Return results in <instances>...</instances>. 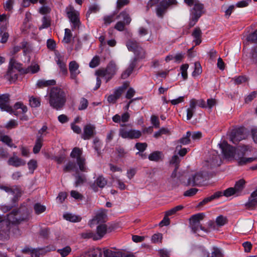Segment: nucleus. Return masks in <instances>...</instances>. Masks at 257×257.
<instances>
[{"instance_id": "obj_1", "label": "nucleus", "mask_w": 257, "mask_h": 257, "mask_svg": "<svg viewBox=\"0 0 257 257\" xmlns=\"http://www.w3.org/2000/svg\"><path fill=\"white\" fill-rule=\"evenodd\" d=\"M50 105L57 110L63 108L67 101V93L58 86L52 87L48 94Z\"/></svg>"}, {"instance_id": "obj_2", "label": "nucleus", "mask_w": 257, "mask_h": 257, "mask_svg": "<svg viewBox=\"0 0 257 257\" xmlns=\"http://www.w3.org/2000/svg\"><path fill=\"white\" fill-rule=\"evenodd\" d=\"M0 108L3 111H6L10 113L17 115V110L20 109V113H24L27 111V107L21 102H16L12 108L10 105V95L4 94L0 95Z\"/></svg>"}, {"instance_id": "obj_3", "label": "nucleus", "mask_w": 257, "mask_h": 257, "mask_svg": "<svg viewBox=\"0 0 257 257\" xmlns=\"http://www.w3.org/2000/svg\"><path fill=\"white\" fill-rule=\"evenodd\" d=\"M117 68L116 65L113 62H110L105 68H100L95 71L97 76L96 86L94 89L97 90L101 84L100 77H104L105 82L107 83L115 75Z\"/></svg>"}, {"instance_id": "obj_4", "label": "nucleus", "mask_w": 257, "mask_h": 257, "mask_svg": "<svg viewBox=\"0 0 257 257\" xmlns=\"http://www.w3.org/2000/svg\"><path fill=\"white\" fill-rule=\"evenodd\" d=\"M28 218V211L27 208H20L19 209H14L11 212L7 215V219L9 223L19 224L22 222L26 221Z\"/></svg>"}, {"instance_id": "obj_5", "label": "nucleus", "mask_w": 257, "mask_h": 257, "mask_svg": "<svg viewBox=\"0 0 257 257\" xmlns=\"http://www.w3.org/2000/svg\"><path fill=\"white\" fill-rule=\"evenodd\" d=\"M219 145L221 149L222 153L225 158H230L235 157L236 160H238V154H240L241 147L238 148L237 150L235 151L234 147L229 145L227 142L225 141H222Z\"/></svg>"}, {"instance_id": "obj_6", "label": "nucleus", "mask_w": 257, "mask_h": 257, "mask_svg": "<svg viewBox=\"0 0 257 257\" xmlns=\"http://www.w3.org/2000/svg\"><path fill=\"white\" fill-rule=\"evenodd\" d=\"M83 150L82 148L75 147L70 153V157L76 159L77 164L80 170L82 172H87V169L85 166V159L82 157Z\"/></svg>"}, {"instance_id": "obj_7", "label": "nucleus", "mask_w": 257, "mask_h": 257, "mask_svg": "<svg viewBox=\"0 0 257 257\" xmlns=\"http://www.w3.org/2000/svg\"><path fill=\"white\" fill-rule=\"evenodd\" d=\"M126 47L130 51H132L138 58L144 59L146 56L145 51L140 44L135 40H129L126 42Z\"/></svg>"}, {"instance_id": "obj_8", "label": "nucleus", "mask_w": 257, "mask_h": 257, "mask_svg": "<svg viewBox=\"0 0 257 257\" xmlns=\"http://www.w3.org/2000/svg\"><path fill=\"white\" fill-rule=\"evenodd\" d=\"M119 135L123 139L133 140L140 138L142 136V133L139 130L122 128L119 130Z\"/></svg>"}, {"instance_id": "obj_9", "label": "nucleus", "mask_w": 257, "mask_h": 257, "mask_svg": "<svg viewBox=\"0 0 257 257\" xmlns=\"http://www.w3.org/2000/svg\"><path fill=\"white\" fill-rule=\"evenodd\" d=\"M66 10L67 17L73 25V29L78 28L80 24L78 13L72 6L67 7Z\"/></svg>"}, {"instance_id": "obj_10", "label": "nucleus", "mask_w": 257, "mask_h": 257, "mask_svg": "<svg viewBox=\"0 0 257 257\" xmlns=\"http://www.w3.org/2000/svg\"><path fill=\"white\" fill-rule=\"evenodd\" d=\"M206 180V177L204 173L202 172H198L188 179L187 185L192 186H200Z\"/></svg>"}, {"instance_id": "obj_11", "label": "nucleus", "mask_w": 257, "mask_h": 257, "mask_svg": "<svg viewBox=\"0 0 257 257\" xmlns=\"http://www.w3.org/2000/svg\"><path fill=\"white\" fill-rule=\"evenodd\" d=\"M55 61L60 69V73L63 75H66L68 73L66 67L67 59L65 58L64 55H62L59 53H56Z\"/></svg>"}, {"instance_id": "obj_12", "label": "nucleus", "mask_w": 257, "mask_h": 257, "mask_svg": "<svg viewBox=\"0 0 257 257\" xmlns=\"http://www.w3.org/2000/svg\"><path fill=\"white\" fill-rule=\"evenodd\" d=\"M249 147L248 146H243L241 147L240 154H238V163L239 165H244L247 163H251L255 161L256 158H244L245 152L248 150Z\"/></svg>"}, {"instance_id": "obj_13", "label": "nucleus", "mask_w": 257, "mask_h": 257, "mask_svg": "<svg viewBox=\"0 0 257 257\" xmlns=\"http://www.w3.org/2000/svg\"><path fill=\"white\" fill-rule=\"evenodd\" d=\"M245 136L243 134V129L242 128H238L233 130L230 134V141L234 144H237L240 141L245 139Z\"/></svg>"}, {"instance_id": "obj_14", "label": "nucleus", "mask_w": 257, "mask_h": 257, "mask_svg": "<svg viewBox=\"0 0 257 257\" xmlns=\"http://www.w3.org/2000/svg\"><path fill=\"white\" fill-rule=\"evenodd\" d=\"M95 134V126L92 124H87L84 126L82 138L84 140H89Z\"/></svg>"}, {"instance_id": "obj_15", "label": "nucleus", "mask_w": 257, "mask_h": 257, "mask_svg": "<svg viewBox=\"0 0 257 257\" xmlns=\"http://www.w3.org/2000/svg\"><path fill=\"white\" fill-rule=\"evenodd\" d=\"M204 5L199 1L196 2L191 10V16L199 18L203 13Z\"/></svg>"}, {"instance_id": "obj_16", "label": "nucleus", "mask_w": 257, "mask_h": 257, "mask_svg": "<svg viewBox=\"0 0 257 257\" xmlns=\"http://www.w3.org/2000/svg\"><path fill=\"white\" fill-rule=\"evenodd\" d=\"M79 66V64L75 61H72L69 63V70L71 79H75L80 73V72L78 70Z\"/></svg>"}, {"instance_id": "obj_17", "label": "nucleus", "mask_w": 257, "mask_h": 257, "mask_svg": "<svg viewBox=\"0 0 257 257\" xmlns=\"http://www.w3.org/2000/svg\"><path fill=\"white\" fill-rule=\"evenodd\" d=\"M8 163L9 165L19 167L24 166L26 164V162L24 160L18 157L16 155L15 153H14L13 156L9 158Z\"/></svg>"}, {"instance_id": "obj_18", "label": "nucleus", "mask_w": 257, "mask_h": 257, "mask_svg": "<svg viewBox=\"0 0 257 257\" xmlns=\"http://www.w3.org/2000/svg\"><path fill=\"white\" fill-rule=\"evenodd\" d=\"M168 8L167 0L161 1L156 9L157 15L158 17L162 18Z\"/></svg>"}, {"instance_id": "obj_19", "label": "nucleus", "mask_w": 257, "mask_h": 257, "mask_svg": "<svg viewBox=\"0 0 257 257\" xmlns=\"http://www.w3.org/2000/svg\"><path fill=\"white\" fill-rule=\"evenodd\" d=\"M22 64L19 63L14 57H12L10 60L8 68L16 69L18 72L23 73L24 69L22 68Z\"/></svg>"}, {"instance_id": "obj_20", "label": "nucleus", "mask_w": 257, "mask_h": 257, "mask_svg": "<svg viewBox=\"0 0 257 257\" xmlns=\"http://www.w3.org/2000/svg\"><path fill=\"white\" fill-rule=\"evenodd\" d=\"M163 158V154L160 151H154L151 153L148 156V159L150 161L156 162L162 161Z\"/></svg>"}, {"instance_id": "obj_21", "label": "nucleus", "mask_w": 257, "mask_h": 257, "mask_svg": "<svg viewBox=\"0 0 257 257\" xmlns=\"http://www.w3.org/2000/svg\"><path fill=\"white\" fill-rule=\"evenodd\" d=\"M222 196V192L217 191L209 197L205 198L202 201L199 203V206H203L206 203L212 201L215 199H217Z\"/></svg>"}, {"instance_id": "obj_22", "label": "nucleus", "mask_w": 257, "mask_h": 257, "mask_svg": "<svg viewBox=\"0 0 257 257\" xmlns=\"http://www.w3.org/2000/svg\"><path fill=\"white\" fill-rule=\"evenodd\" d=\"M192 36L194 38L193 42L195 43V45H199L201 42L202 32L200 29L196 27L192 32Z\"/></svg>"}, {"instance_id": "obj_23", "label": "nucleus", "mask_w": 257, "mask_h": 257, "mask_svg": "<svg viewBox=\"0 0 257 257\" xmlns=\"http://www.w3.org/2000/svg\"><path fill=\"white\" fill-rule=\"evenodd\" d=\"M16 69L8 68L6 76L10 82H15L18 79V73Z\"/></svg>"}, {"instance_id": "obj_24", "label": "nucleus", "mask_w": 257, "mask_h": 257, "mask_svg": "<svg viewBox=\"0 0 257 257\" xmlns=\"http://www.w3.org/2000/svg\"><path fill=\"white\" fill-rule=\"evenodd\" d=\"M107 226L104 224H101L97 226V240L101 239L106 233Z\"/></svg>"}, {"instance_id": "obj_25", "label": "nucleus", "mask_w": 257, "mask_h": 257, "mask_svg": "<svg viewBox=\"0 0 257 257\" xmlns=\"http://www.w3.org/2000/svg\"><path fill=\"white\" fill-rule=\"evenodd\" d=\"M0 189L7 193H10L12 194H14L15 193H19V189H20V188L18 186H13L12 187H10L2 185L0 186Z\"/></svg>"}, {"instance_id": "obj_26", "label": "nucleus", "mask_w": 257, "mask_h": 257, "mask_svg": "<svg viewBox=\"0 0 257 257\" xmlns=\"http://www.w3.org/2000/svg\"><path fill=\"white\" fill-rule=\"evenodd\" d=\"M106 218V214L104 212L101 211L97 213L94 218L92 220L91 222L93 223H103L105 221Z\"/></svg>"}, {"instance_id": "obj_27", "label": "nucleus", "mask_w": 257, "mask_h": 257, "mask_svg": "<svg viewBox=\"0 0 257 257\" xmlns=\"http://www.w3.org/2000/svg\"><path fill=\"white\" fill-rule=\"evenodd\" d=\"M117 18H122L123 20V22L125 23L126 25H129L132 21V19L130 16L129 13L126 10H125L120 13V14L117 16Z\"/></svg>"}, {"instance_id": "obj_28", "label": "nucleus", "mask_w": 257, "mask_h": 257, "mask_svg": "<svg viewBox=\"0 0 257 257\" xmlns=\"http://www.w3.org/2000/svg\"><path fill=\"white\" fill-rule=\"evenodd\" d=\"M82 257H101V252L99 248L94 249L86 252Z\"/></svg>"}, {"instance_id": "obj_29", "label": "nucleus", "mask_w": 257, "mask_h": 257, "mask_svg": "<svg viewBox=\"0 0 257 257\" xmlns=\"http://www.w3.org/2000/svg\"><path fill=\"white\" fill-rule=\"evenodd\" d=\"M40 70L39 66L37 64H31L28 68L24 69L23 74L31 73L34 74L38 72Z\"/></svg>"}, {"instance_id": "obj_30", "label": "nucleus", "mask_w": 257, "mask_h": 257, "mask_svg": "<svg viewBox=\"0 0 257 257\" xmlns=\"http://www.w3.org/2000/svg\"><path fill=\"white\" fill-rule=\"evenodd\" d=\"M245 181L243 179L239 180L236 182L233 188L236 193V196L240 194L241 192L244 188Z\"/></svg>"}, {"instance_id": "obj_31", "label": "nucleus", "mask_w": 257, "mask_h": 257, "mask_svg": "<svg viewBox=\"0 0 257 257\" xmlns=\"http://www.w3.org/2000/svg\"><path fill=\"white\" fill-rule=\"evenodd\" d=\"M55 84L56 81L54 80H39L37 82V86L39 88H43L48 86L54 85Z\"/></svg>"}, {"instance_id": "obj_32", "label": "nucleus", "mask_w": 257, "mask_h": 257, "mask_svg": "<svg viewBox=\"0 0 257 257\" xmlns=\"http://www.w3.org/2000/svg\"><path fill=\"white\" fill-rule=\"evenodd\" d=\"M205 214L203 213H198L193 215L190 218V223H200V221L203 220Z\"/></svg>"}, {"instance_id": "obj_33", "label": "nucleus", "mask_w": 257, "mask_h": 257, "mask_svg": "<svg viewBox=\"0 0 257 257\" xmlns=\"http://www.w3.org/2000/svg\"><path fill=\"white\" fill-rule=\"evenodd\" d=\"M249 54L252 64L257 66V46L251 48Z\"/></svg>"}, {"instance_id": "obj_34", "label": "nucleus", "mask_w": 257, "mask_h": 257, "mask_svg": "<svg viewBox=\"0 0 257 257\" xmlns=\"http://www.w3.org/2000/svg\"><path fill=\"white\" fill-rule=\"evenodd\" d=\"M42 24L39 28L40 30L46 29L49 27L51 25V18L47 16H45L42 19Z\"/></svg>"}, {"instance_id": "obj_35", "label": "nucleus", "mask_w": 257, "mask_h": 257, "mask_svg": "<svg viewBox=\"0 0 257 257\" xmlns=\"http://www.w3.org/2000/svg\"><path fill=\"white\" fill-rule=\"evenodd\" d=\"M127 86H128L127 83H124L122 86H120V87H118L117 89H116L114 90L113 94L118 99L120 97L122 93L124 92V91L125 90V89L127 88Z\"/></svg>"}, {"instance_id": "obj_36", "label": "nucleus", "mask_w": 257, "mask_h": 257, "mask_svg": "<svg viewBox=\"0 0 257 257\" xmlns=\"http://www.w3.org/2000/svg\"><path fill=\"white\" fill-rule=\"evenodd\" d=\"M63 217L67 220L71 222H79L81 220V217L71 213H66L63 215Z\"/></svg>"}, {"instance_id": "obj_37", "label": "nucleus", "mask_w": 257, "mask_h": 257, "mask_svg": "<svg viewBox=\"0 0 257 257\" xmlns=\"http://www.w3.org/2000/svg\"><path fill=\"white\" fill-rule=\"evenodd\" d=\"M43 141L44 140H42L40 138H36L35 144L33 148V153L34 154H37L40 151Z\"/></svg>"}, {"instance_id": "obj_38", "label": "nucleus", "mask_w": 257, "mask_h": 257, "mask_svg": "<svg viewBox=\"0 0 257 257\" xmlns=\"http://www.w3.org/2000/svg\"><path fill=\"white\" fill-rule=\"evenodd\" d=\"M81 236L84 239L93 238L94 240H97L96 234L90 230L82 232Z\"/></svg>"}, {"instance_id": "obj_39", "label": "nucleus", "mask_w": 257, "mask_h": 257, "mask_svg": "<svg viewBox=\"0 0 257 257\" xmlns=\"http://www.w3.org/2000/svg\"><path fill=\"white\" fill-rule=\"evenodd\" d=\"M1 141H2L3 143H5L6 145H7L8 146L10 147H14V148H16V146H15L12 143V140L11 139V138L7 136V135H4L1 137Z\"/></svg>"}, {"instance_id": "obj_40", "label": "nucleus", "mask_w": 257, "mask_h": 257, "mask_svg": "<svg viewBox=\"0 0 257 257\" xmlns=\"http://www.w3.org/2000/svg\"><path fill=\"white\" fill-rule=\"evenodd\" d=\"M71 251V248L69 246H66L65 247L58 249L57 252H58L62 257L67 256Z\"/></svg>"}, {"instance_id": "obj_41", "label": "nucleus", "mask_w": 257, "mask_h": 257, "mask_svg": "<svg viewBox=\"0 0 257 257\" xmlns=\"http://www.w3.org/2000/svg\"><path fill=\"white\" fill-rule=\"evenodd\" d=\"M103 20L104 25L108 26L115 21V14H112L110 15L105 16L103 18Z\"/></svg>"}, {"instance_id": "obj_42", "label": "nucleus", "mask_w": 257, "mask_h": 257, "mask_svg": "<svg viewBox=\"0 0 257 257\" xmlns=\"http://www.w3.org/2000/svg\"><path fill=\"white\" fill-rule=\"evenodd\" d=\"M48 127L44 125L38 131V134L37 135V138H40L43 140L44 137L46 136L48 133Z\"/></svg>"}, {"instance_id": "obj_43", "label": "nucleus", "mask_w": 257, "mask_h": 257, "mask_svg": "<svg viewBox=\"0 0 257 257\" xmlns=\"http://www.w3.org/2000/svg\"><path fill=\"white\" fill-rule=\"evenodd\" d=\"M95 183L99 187L103 188L107 184V180L102 176H99L95 181Z\"/></svg>"}, {"instance_id": "obj_44", "label": "nucleus", "mask_w": 257, "mask_h": 257, "mask_svg": "<svg viewBox=\"0 0 257 257\" xmlns=\"http://www.w3.org/2000/svg\"><path fill=\"white\" fill-rule=\"evenodd\" d=\"M191 133L190 132H187L186 133V136L179 140V143L183 145L189 144L190 142V138L191 137Z\"/></svg>"}, {"instance_id": "obj_45", "label": "nucleus", "mask_w": 257, "mask_h": 257, "mask_svg": "<svg viewBox=\"0 0 257 257\" xmlns=\"http://www.w3.org/2000/svg\"><path fill=\"white\" fill-rule=\"evenodd\" d=\"M72 35L71 30L69 29H65V35L63 41L66 44H69L71 40Z\"/></svg>"}, {"instance_id": "obj_46", "label": "nucleus", "mask_w": 257, "mask_h": 257, "mask_svg": "<svg viewBox=\"0 0 257 257\" xmlns=\"http://www.w3.org/2000/svg\"><path fill=\"white\" fill-rule=\"evenodd\" d=\"M245 206L248 208L253 209L257 206V198L249 197L248 202L245 204Z\"/></svg>"}, {"instance_id": "obj_47", "label": "nucleus", "mask_w": 257, "mask_h": 257, "mask_svg": "<svg viewBox=\"0 0 257 257\" xmlns=\"http://www.w3.org/2000/svg\"><path fill=\"white\" fill-rule=\"evenodd\" d=\"M99 10V7L96 4H93L89 7L88 10L86 13V16L88 17L92 13H96Z\"/></svg>"}, {"instance_id": "obj_48", "label": "nucleus", "mask_w": 257, "mask_h": 257, "mask_svg": "<svg viewBox=\"0 0 257 257\" xmlns=\"http://www.w3.org/2000/svg\"><path fill=\"white\" fill-rule=\"evenodd\" d=\"M36 214H40L46 210V207L39 203H36L34 207Z\"/></svg>"}, {"instance_id": "obj_49", "label": "nucleus", "mask_w": 257, "mask_h": 257, "mask_svg": "<svg viewBox=\"0 0 257 257\" xmlns=\"http://www.w3.org/2000/svg\"><path fill=\"white\" fill-rule=\"evenodd\" d=\"M202 73V67L199 62H196L194 64V70L192 72L193 76L200 75Z\"/></svg>"}, {"instance_id": "obj_50", "label": "nucleus", "mask_w": 257, "mask_h": 257, "mask_svg": "<svg viewBox=\"0 0 257 257\" xmlns=\"http://www.w3.org/2000/svg\"><path fill=\"white\" fill-rule=\"evenodd\" d=\"M100 64V58L98 56H94L89 64L90 67L94 68L98 66Z\"/></svg>"}, {"instance_id": "obj_51", "label": "nucleus", "mask_w": 257, "mask_h": 257, "mask_svg": "<svg viewBox=\"0 0 257 257\" xmlns=\"http://www.w3.org/2000/svg\"><path fill=\"white\" fill-rule=\"evenodd\" d=\"M30 105L33 107H38L40 105V100L38 98L31 97L29 99Z\"/></svg>"}, {"instance_id": "obj_52", "label": "nucleus", "mask_w": 257, "mask_h": 257, "mask_svg": "<svg viewBox=\"0 0 257 257\" xmlns=\"http://www.w3.org/2000/svg\"><path fill=\"white\" fill-rule=\"evenodd\" d=\"M103 253L105 257H119L118 252L112 251L109 249H104Z\"/></svg>"}, {"instance_id": "obj_53", "label": "nucleus", "mask_w": 257, "mask_h": 257, "mask_svg": "<svg viewBox=\"0 0 257 257\" xmlns=\"http://www.w3.org/2000/svg\"><path fill=\"white\" fill-rule=\"evenodd\" d=\"M223 254L221 250L217 247H213L211 252V257H223Z\"/></svg>"}, {"instance_id": "obj_54", "label": "nucleus", "mask_w": 257, "mask_h": 257, "mask_svg": "<svg viewBox=\"0 0 257 257\" xmlns=\"http://www.w3.org/2000/svg\"><path fill=\"white\" fill-rule=\"evenodd\" d=\"M189 65L187 64H183L180 67L182 76L184 80H186L187 79V69Z\"/></svg>"}, {"instance_id": "obj_55", "label": "nucleus", "mask_w": 257, "mask_h": 257, "mask_svg": "<svg viewBox=\"0 0 257 257\" xmlns=\"http://www.w3.org/2000/svg\"><path fill=\"white\" fill-rule=\"evenodd\" d=\"M227 222V219L226 217L222 215L218 216L216 219V222L218 226H223Z\"/></svg>"}, {"instance_id": "obj_56", "label": "nucleus", "mask_w": 257, "mask_h": 257, "mask_svg": "<svg viewBox=\"0 0 257 257\" xmlns=\"http://www.w3.org/2000/svg\"><path fill=\"white\" fill-rule=\"evenodd\" d=\"M88 104V100L85 98H81L80 101V104L78 109L80 110H84L87 108Z\"/></svg>"}, {"instance_id": "obj_57", "label": "nucleus", "mask_w": 257, "mask_h": 257, "mask_svg": "<svg viewBox=\"0 0 257 257\" xmlns=\"http://www.w3.org/2000/svg\"><path fill=\"white\" fill-rule=\"evenodd\" d=\"M75 168V164L74 162L69 161L64 167L63 171L64 172H70Z\"/></svg>"}, {"instance_id": "obj_58", "label": "nucleus", "mask_w": 257, "mask_h": 257, "mask_svg": "<svg viewBox=\"0 0 257 257\" xmlns=\"http://www.w3.org/2000/svg\"><path fill=\"white\" fill-rule=\"evenodd\" d=\"M247 40L252 43H257V30L249 34L247 38Z\"/></svg>"}, {"instance_id": "obj_59", "label": "nucleus", "mask_w": 257, "mask_h": 257, "mask_svg": "<svg viewBox=\"0 0 257 257\" xmlns=\"http://www.w3.org/2000/svg\"><path fill=\"white\" fill-rule=\"evenodd\" d=\"M29 169L33 173L34 171L37 168V162L35 160H31L28 163Z\"/></svg>"}, {"instance_id": "obj_60", "label": "nucleus", "mask_w": 257, "mask_h": 257, "mask_svg": "<svg viewBox=\"0 0 257 257\" xmlns=\"http://www.w3.org/2000/svg\"><path fill=\"white\" fill-rule=\"evenodd\" d=\"M148 145L146 143H137L135 145V148L138 150L139 152H143L147 149Z\"/></svg>"}, {"instance_id": "obj_61", "label": "nucleus", "mask_w": 257, "mask_h": 257, "mask_svg": "<svg viewBox=\"0 0 257 257\" xmlns=\"http://www.w3.org/2000/svg\"><path fill=\"white\" fill-rule=\"evenodd\" d=\"M190 226L191 227V229L194 232H196L199 229L201 230H204V228L200 224V223H190Z\"/></svg>"}, {"instance_id": "obj_62", "label": "nucleus", "mask_w": 257, "mask_h": 257, "mask_svg": "<svg viewBox=\"0 0 257 257\" xmlns=\"http://www.w3.org/2000/svg\"><path fill=\"white\" fill-rule=\"evenodd\" d=\"M234 194L236 195V193L233 187L228 188L222 192V195H223L226 197H229Z\"/></svg>"}, {"instance_id": "obj_63", "label": "nucleus", "mask_w": 257, "mask_h": 257, "mask_svg": "<svg viewBox=\"0 0 257 257\" xmlns=\"http://www.w3.org/2000/svg\"><path fill=\"white\" fill-rule=\"evenodd\" d=\"M51 12V8L47 6L44 5L39 8V12L42 15H46L50 13Z\"/></svg>"}, {"instance_id": "obj_64", "label": "nucleus", "mask_w": 257, "mask_h": 257, "mask_svg": "<svg viewBox=\"0 0 257 257\" xmlns=\"http://www.w3.org/2000/svg\"><path fill=\"white\" fill-rule=\"evenodd\" d=\"M126 24L122 21H118L116 23L114 26V29L118 31H123L125 29Z\"/></svg>"}]
</instances>
